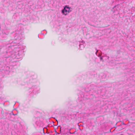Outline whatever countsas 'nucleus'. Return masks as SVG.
Segmentation results:
<instances>
[{
	"mask_svg": "<svg viewBox=\"0 0 135 135\" xmlns=\"http://www.w3.org/2000/svg\"><path fill=\"white\" fill-rule=\"evenodd\" d=\"M116 9V7H114V8L112 9V11L113 12V13H114V14H116L117 15L118 13L117 10H115Z\"/></svg>",
	"mask_w": 135,
	"mask_h": 135,
	"instance_id": "f03ea898",
	"label": "nucleus"
},
{
	"mask_svg": "<svg viewBox=\"0 0 135 135\" xmlns=\"http://www.w3.org/2000/svg\"><path fill=\"white\" fill-rule=\"evenodd\" d=\"M97 52H98V51H97V52H96V53Z\"/></svg>",
	"mask_w": 135,
	"mask_h": 135,
	"instance_id": "20e7f679",
	"label": "nucleus"
},
{
	"mask_svg": "<svg viewBox=\"0 0 135 135\" xmlns=\"http://www.w3.org/2000/svg\"><path fill=\"white\" fill-rule=\"evenodd\" d=\"M72 8L68 5L65 6L61 11V13L63 15L66 16L72 11Z\"/></svg>",
	"mask_w": 135,
	"mask_h": 135,
	"instance_id": "f257e3e1",
	"label": "nucleus"
},
{
	"mask_svg": "<svg viewBox=\"0 0 135 135\" xmlns=\"http://www.w3.org/2000/svg\"><path fill=\"white\" fill-rule=\"evenodd\" d=\"M80 48L81 47L82 48H84V45L82 44H80Z\"/></svg>",
	"mask_w": 135,
	"mask_h": 135,
	"instance_id": "7ed1b4c3",
	"label": "nucleus"
},
{
	"mask_svg": "<svg viewBox=\"0 0 135 135\" xmlns=\"http://www.w3.org/2000/svg\"><path fill=\"white\" fill-rule=\"evenodd\" d=\"M70 133H71V132H70Z\"/></svg>",
	"mask_w": 135,
	"mask_h": 135,
	"instance_id": "39448f33",
	"label": "nucleus"
}]
</instances>
